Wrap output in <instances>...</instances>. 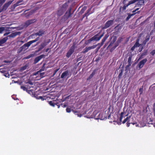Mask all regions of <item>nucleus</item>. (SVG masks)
<instances>
[{
  "label": "nucleus",
  "mask_w": 155,
  "mask_h": 155,
  "mask_svg": "<svg viewBox=\"0 0 155 155\" xmlns=\"http://www.w3.org/2000/svg\"><path fill=\"white\" fill-rule=\"evenodd\" d=\"M47 45V43L46 42H44L41 43L38 49V51H41V49L44 48Z\"/></svg>",
  "instance_id": "obj_23"
},
{
  "label": "nucleus",
  "mask_w": 155,
  "mask_h": 155,
  "mask_svg": "<svg viewBox=\"0 0 155 155\" xmlns=\"http://www.w3.org/2000/svg\"><path fill=\"white\" fill-rule=\"evenodd\" d=\"M92 8H89L87 10V11L85 13V14L83 15L82 20L83 18H85V17H86V19L87 18V16H88L90 14H91V12H90L91 11V10Z\"/></svg>",
  "instance_id": "obj_21"
},
{
  "label": "nucleus",
  "mask_w": 155,
  "mask_h": 155,
  "mask_svg": "<svg viewBox=\"0 0 155 155\" xmlns=\"http://www.w3.org/2000/svg\"><path fill=\"white\" fill-rule=\"evenodd\" d=\"M131 1H134L135 2L134 3L137 2L136 5L138 6L143 5L144 3V0H133Z\"/></svg>",
  "instance_id": "obj_16"
},
{
  "label": "nucleus",
  "mask_w": 155,
  "mask_h": 155,
  "mask_svg": "<svg viewBox=\"0 0 155 155\" xmlns=\"http://www.w3.org/2000/svg\"><path fill=\"white\" fill-rule=\"evenodd\" d=\"M87 7L86 6H84L81 10L80 13L82 14L86 10Z\"/></svg>",
  "instance_id": "obj_34"
},
{
  "label": "nucleus",
  "mask_w": 155,
  "mask_h": 155,
  "mask_svg": "<svg viewBox=\"0 0 155 155\" xmlns=\"http://www.w3.org/2000/svg\"><path fill=\"white\" fill-rule=\"evenodd\" d=\"M114 23L113 20H110L107 21L105 24L103 28V29H106L109 28L110 26L112 25Z\"/></svg>",
  "instance_id": "obj_10"
},
{
  "label": "nucleus",
  "mask_w": 155,
  "mask_h": 155,
  "mask_svg": "<svg viewBox=\"0 0 155 155\" xmlns=\"http://www.w3.org/2000/svg\"><path fill=\"white\" fill-rule=\"evenodd\" d=\"M133 118L132 117L131 118L130 116H129L128 117H127L122 122L123 124L125 123L126 122H127V127H128L130 126V124H132L133 125H134L137 124V123H134L132 121V120H133Z\"/></svg>",
  "instance_id": "obj_3"
},
{
  "label": "nucleus",
  "mask_w": 155,
  "mask_h": 155,
  "mask_svg": "<svg viewBox=\"0 0 155 155\" xmlns=\"http://www.w3.org/2000/svg\"><path fill=\"white\" fill-rule=\"evenodd\" d=\"M31 45V44L29 41L26 43H25L23 46L20 47V48L18 50V53H20L23 50L27 49Z\"/></svg>",
  "instance_id": "obj_5"
},
{
  "label": "nucleus",
  "mask_w": 155,
  "mask_h": 155,
  "mask_svg": "<svg viewBox=\"0 0 155 155\" xmlns=\"http://www.w3.org/2000/svg\"><path fill=\"white\" fill-rule=\"evenodd\" d=\"M26 86H27V87H25L24 86H21V88L24 91H26L28 93L30 94L31 92L33 93V91H34L33 90H28V89L30 88L31 87L30 86L27 85H26Z\"/></svg>",
  "instance_id": "obj_12"
},
{
  "label": "nucleus",
  "mask_w": 155,
  "mask_h": 155,
  "mask_svg": "<svg viewBox=\"0 0 155 155\" xmlns=\"http://www.w3.org/2000/svg\"><path fill=\"white\" fill-rule=\"evenodd\" d=\"M94 46H90L89 47H86L85 49H84L82 53L84 54L86 52H88L89 50L91 49H94Z\"/></svg>",
  "instance_id": "obj_19"
},
{
  "label": "nucleus",
  "mask_w": 155,
  "mask_h": 155,
  "mask_svg": "<svg viewBox=\"0 0 155 155\" xmlns=\"http://www.w3.org/2000/svg\"><path fill=\"white\" fill-rule=\"evenodd\" d=\"M34 56V54H31L25 57V58L26 59H28L30 58H31L33 57Z\"/></svg>",
  "instance_id": "obj_36"
},
{
  "label": "nucleus",
  "mask_w": 155,
  "mask_h": 155,
  "mask_svg": "<svg viewBox=\"0 0 155 155\" xmlns=\"http://www.w3.org/2000/svg\"><path fill=\"white\" fill-rule=\"evenodd\" d=\"M13 0L10 1L6 3H5L3 6L2 8L4 11H6L9 7V6L12 4L13 1Z\"/></svg>",
  "instance_id": "obj_9"
},
{
  "label": "nucleus",
  "mask_w": 155,
  "mask_h": 155,
  "mask_svg": "<svg viewBox=\"0 0 155 155\" xmlns=\"http://www.w3.org/2000/svg\"><path fill=\"white\" fill-rule=\"evenodd\" d=\"M20 42H21L22 43H24V41H20Z\"/></svg>",
  "instance_id": "obj_63"
},
{
  "label": "nucleus",
  "mask_w": 155,
  "mask_h": 155,
  "mask_svg": "<svg viewBox=\"0 0 155 155\" xmlns=\"http://www.w3.org/2000/svg\"><path fill=\"white\" fill-rule=\"evenodd\" d=\"M154 27H155V21H154Z\"/></svg>",
  "instance_id": "obj_64"
},
{
  "label": "nucleus",
  "mask_w": 155,
  "mask_h": 155,
  "mask_svg": "<svg viewBox=\"0 0 155 155\" xmlns=\"http://www.w3.org/2000/svg\"><path fill=\"white\" fill-rule=\"evenodd\" d=\"M49 49H50L49 48H47L45 50V51L47 52Z\"/></svg>",
  "instance_id": "obj_60"
},
{
  "label": "nucleus",
  "mask_w": 155,
  "mask_h": 155,
  "mask_svg": "<svg viewBox=\"0 0 155 155\" xmlns=\"http://www.w3.org/2000/svg\"><path fill=\"white\" fill-rule=\"evenodd\" d=\"M59 69L58 68L55 70L54 71L53 75H54L59 70Z\"/></svg>",
  "instance_id": "obj_50"
},
{
  "label": "nucleus",
  "mask_w": 155,
  "mask_h": 155,
  "mask_svg": "<svg viewBox=\"0 0 155 155\" xmlns=\"http://www.w3.org/2000/svg\"><path fill=\"white\" fill-rule=\"evenodd\" d=\"M135 48V47H134V46L132 47V48H131V50L132 51H133L134 50Z\"/></svg>",
  "instance_id": "obj_57"
},
{
  "label": "nucleus",
  "mask_w": 155,
  "mask_h": 155,
  "mask_svg": "<svg viewBox=\"0 0 155 155\" xmlns=\"http://www.w3.org/2000/svg\"><path fill=\"white\" fill-rule=\"evenodd\" d=\"M109 36V35L107 34L106 35L104 36L103 39L101 41V43H98L97 45H93V46H94V48H95L97 46H99V47H101L103 45L104 42H105L106 40L107 39Z\"/></svg>",
  "instance_id": "obj_7"
},
{
  "label": "nucleus",
  "mask_w": 155,
  "mask_h": 155,
  "mask_svg": "<svg viewBox=\"0 0 155 155\" xmlns=\"http://www.w3.org/2000/svg\"><path fill=\"white\" fill-rule=\"evenodd\" d=\"M3 27L5 28L4 31H9V29L10 28V27Z\"/></svg>",
  "instance_id": "obj_42"
},
{
  "label": "nucleus",
  "mask_w": 155,
  "mask_h": 155,
  "mask_svg": "<svg viewBox=\"0 0 155 155\" xmlns=\"http://www.w3.org/2000/svg\"><path fill=\"white\" fill-rule=\"evenodd\" d=\"M137 11H136V10L135 9V10H133V11H132V12L133 13H135V14H136V13H138V14H139L140 13V11H137V12H136Z\"/></svg>",
  "instance_id": "obj_49"
},
{
  "label": "nucleus",
  "mask_w": 155,
  "mask_h": 155,
  "mask_svg": "<svg viewBox=\"0 0 155 155\" xmlns=\"http://www.w3.org/2000/svg\"><path fill=\"white\" fill-rule=\"evenodd\" d=\"M124 113L123 112H122L121 113V114H120V122H121L122 121V120L123 118V114H124Z\"/></svg>",
  "instance_id": "obj_37"
},
{
  "label": "nucleus",
  "mask_w": 155,
  "mask_h": 155,
  "mask_svg": "<svg viewBox=\"0 0 155 155\" xmlns=\"http://www.w3.org/2000/svg\"><path fill=\"white\" fill-rule=\"evenodd\" d=\"M150 54L152 56H154L155 54V49L151 51L150 52Z\"/></svg>",
  "instance_id": "obj_43"
},
{
  "label": "nucleus",
  "mask_w": 155,
  "mask_h": 155,
  "mask_svg": "<svg viewBox=\"0 0 155 155\" xmlns=\"http://www.w3.org/2000/svg\"><path fill=\"white\" fill-rule=\"evenodd\" d=\"M21 32L20 31L15 32L12 33L10 35H8L7 37L10 38H13L15 37L17 35H19L21 34Z\"/></svg>",
  "instance_id": "obj_15"
},
{
  "label": "nucleus",
  "mask_w": 155,
  "mask_h": 155,
  "mask_svg": "<svg viewBox=\"0 0 155 155\" xmlns=\"http://www.w3.org/2000/svg\"><path fill=\"white\" fill-rule=\"evenodd\" d=\"M119 43H118L117 42L115 43V45L110 50V51L112 52V51L114 49L116 48V47L119 45Z\"/></svg>",
  "instance_id": "obj_33"
},
{
  "label": "nucleus",
  "mask_w": 155,
  "mask_h": 155,
  "mask_svg": "<svg viewBox=\"0 0 155 155\" xmlns=\"http://www.w3.org/2000/svg\"><path fill=\"white\" fill-rule=\"evenodd\" d=\"M69 71L68 70H66L64 71L62 74L61 76V78L63 79L67 77V78H68L70 76L69 75Z\"/></svg>",
  "instance_id": "obj_11"
},
{
  "label": "nucleus",
  "mask_w": 155,
  "mask_h": 155,
  "mask_svg": "<svg viewBox=\"0 0 155 155\" xmlns=\"http://www.w3.org/2000/svg\"><path fill=\"white\" fill-rule=\"evenodd\" d=\"M45 31L42 29L40 30L37 33L35 34V35L36 36L38 35L39 36H42L43 35L45 34Z\"/></svg>",
  "instance_id": "obj_20"
},
{
  "label": "nucleus",
  "mask_w": 155,
  "mask_h": 155,
  "mask_svg": "<svg viewBox=\"0 0 155 155\" xmlns=\"http://www.w3.org/2000/svg\"><path fill=\"white\" fill-rule=\"evenodd\" d=\"M71 8H70L67 11L65 14L64 15V16L66 17L67 18H68L69 17L71 16Z\"/></svg>",
  "instance_id": "obj_18"
},
{
  "label": "nucleus",
  "mask_w": 155,
  "mask_h": 155,
  "mask_svg": "<svg viewBox=\"0 0 155 155\" xmlns=\"http://www.w3.org/2000/svg\"><path fill=\"white\" fill-rule=\"evenodd\" d=\"M39 37H38L35 40L30 41H29V42L30 43V44L31 45L32 43H35V42H36L37 41H38L39 40Z\"/></svg>",
  "instance_id": "obj_28"
},
{
  "label": "nucleus",
  "mask_w": 155,
  "mask_h": 155,
  "mask_svg": "<svg viewBox=\"0 0 155 155\" xmlns=\"http://www.w3.org/2000/svg\"><path fill=\"white\" fill-rule=\"evenodd\" d=\"M45 64L44 63L43 64V66H42V67H41V68L40 70L39 71L37 72V73H38L41 72L42 71H44L45 70Z\"/></svg>",
  "instance_id": "obj_29"
},
{
  "label": "nucleus",
  "mask_w": 155,
  "mask_h": 155,
  "mask_svg": "<svg viewBox=\"0 0 155 155\" xmlns=\"http://www.w3.org/2000/svg\"><path fill=\"white\" fill-rule=\"evenodd\" d=\"M147 54V50L145 51L140 56L138 60H140L143 58V56L146 55Z\"/></svg>",
  "instance_id": "obj_24"
},
{
  "label": "nucleus",
  "mask_w": 155,
  "mask_h": 155,
  "mask_svg": "<svg viewBox=\"0 0 155 155\" xmlns=\"http://www.w3.org/2000/svg\"><path fill=\"white\" fill-rule=\"evenodd\" d=\"M100 32L94 35L92 37L89 39L85 43L86 45H88L92 41H99L101 38L104 36V32H103L100 35H99Z\"/></svg>",
  "instance_id": "obj_1"
},
{
  "label": "nucleus",
  "mask_w": 155,
  "mask_h": 155,
  "mask_svg": "<svg viewBox=\"0 0 155 155\" xmlns=\"http://www.w3.org/2000/svg\"><path fill=\"white\" fill-rule=\"evenodd\" d=\"M153 110L154 114V116L155 117V103H154L153 105Z\"/></svg>",
  "instance_id": "obj_39"
},
{
  "label": "nucleus",
  "mask_w": 155,
  "mask_h": 155,
  "mask_svg": "<svg viewBox=\"0 0 155 155\" xmlns=\"http://www.w3.org/2000/svg\"><path fill=\"white\" fill-rule=\"evenodd\" d=\"M66 112L68 113H70L71 111V109L69 107H67L66 109Z\"/></svg>",
  "instance_id": "obj_47"
},
{
  "label": "nucleus",
  "mask_w": 155,
  "mask_h": 155,
  "mask_svg": "<svg viewBox=\"0 0 155 155\" xmlns=\"http://www.w3.org/2000/svg\"><path fill=\"white\" fill-rule=\"evenodd\" d=\"M49 104L52 107H54L56 104L54 103V102L52 101H48Z\"/></svg>",
  "instance_id": "obj_35"
},
{
  "label": "nucleus",
  "mask_w": 155,
  "mask_h": 155,
  "mask_svg": "<svg viewBox=\"0 0 155 155\" xmlns=\"http://www.w3.org/2000/svg\"><path fill=\"white\" fill-rule=\"evenodd\" d=\"M8 39V37H5L1 39L0 40V46H2V45L6 42Z\"/></svg>",
  "instance_id": "obj_22"
},
{
  "label": "nucleus",
  "mask_w": 155,
  "mask_h": 155,
  "mask_svg": "<svg viewBox=\"0 0 155 155\" xmlns=\"http://www.w3.org/2000/svg\"><path fill=\"white\" fill-rule=\"evenodd\" d=\"M68 7V5L67 3L63 4L61 7L59 8L57 12V15L59 17L63 15L66 11Z\"/></svg>",
  "instance_id": "obj_2"
},
{
  "label": "nucleus",
  "mask_w": 155,
  "mask_h": 155,
  "mask_svg": "<svg viewBox=\"0 0 155 155\" xmlns=\"http://www.w3.org/2000/svg\"><path fill=\"white\" fill-rule=\"evenodd\" d=\"M114 43V42H113V41H111L110 42V44H109V45L108 46L107 48H109L111 46H112Z\"/></svg>",
  "instance_id": "obj_46"
},
{
  "label": "nucleus",
  "mask_w": 155,
  "mask_h": 155,
  "mask_svg": "<svg viewBox=\"0 0 155 155\" xmlns=\"http://www.w3.org/2000/svg\"><path fill=\"white\" fill-rule=\"evenodd\" d=\"M139 39H138L136 40V42L134 45V47L135 48L139 47L141 45V44H140L139 43Z\"/></svg>",
  "instance_id": "obj_25"
},
{
  "label": "nucleus",
  "mask_w": 155,
  "mask_h": 155,
  "mask_svg": "<svg viewBox=\"0 0 155 155\" xmlns=\"http://www.w3.org/2000/svg\"><path fill=\"white\" fill-rule=\"evenodd\" d=\"M132 56H130L128 58V63L129 66H130L131 64Z\"/></svg>",
  "instance_id": "obj_31"
},
{
  "label": "nucleus",
  "mask_w": 155,
  "mask_h": 155,
  "mask_svg": "<svg viewBox=\"0 0 155 155\" xmlns=\"http://www.w3.org/2000/svg\"><path fill=\"white\" fill-rule=\"evenodd\" d=\"M143 47H142L139 50V52H141L142 51V50H143Z\"/></svg>",
  "instance_id": "obj_56"
},
{
  "label": "nucleus",
  "mask_w": 155,
  "mask_h": 155,
  "mask_svg": "<svg viewBox=\"0 0 155 155\" xmlns=\"http://www.w3.org/2000/svg\"><path fill=\"white\" fill-rule=\"evenodd\" d=\"M45 54H43L36 57L34 60V63L35 64L37 63L41 59L45 57Z\"/></svg>",
  "instance_id": "obj_17"
},
{
  "label": "nucleus",
  "mask_w": 155,
  "mask_h": 155,
  "mask_svg": "<svg viewBox=\"0 0 155 155\" xmlns=\"http://www.w3.org/2000/svg\"><path fill=\"white\" fill-rule=\"evenodd\" d=\"M119 72L120 73L118 76V78L119 79H120L122 77L123 72V70L122 69H120V70Z\"/></svg>",
  "instance_id": "obj_27"
},
{
  "label": "nucleus",
  "mask_w": 155,
  "mask_h": 155,
  "mask_svg": "<svg viewBox=\"0 0 155 155\" xmlns=\"http://www.w3.org/2000/svg\"><path fill=\"white\" fill-rule=\"evenodd\" d=\"M112 38H113V39L112 41H113V42H115L117 40V37L115 36H113Z\"/></svg>",
  "instance_id": "obj_41"
},
{
  "label": "nucleus",
  "mask_w": 155,
  "mask_h": 155,
  "mask_svg": "<svg viewBox=\"0 0 155 155\" xmlns=\"http://www.w3.org/2000/svg\"><path fill=\"white\" fill-rule=\"evenodd\" d=\"M23 2V0H19L17 2L14 4L17 7L20 5H22V3L20 4L21 2Z\"/></svg>",
  "instance_id": "obj_30"
},
{
  "label": "nucleus",
  "mask_w": 155,
  "mask_h": 155,
  "mask_svg": "<svg viewBox=\"0 0 155 155\" xmlns=\"http://www.w3.org/2000/svg\"><path fill=\"white\" fill-rule=\"evenodd\" d=\"M150 39V36L147 35L146 36V38L145 40L147 42Z\"/></svg>",
  "instance_id": "obj_48"
},
{
  "label": "nucleus",
  "mask_w": 155,
  "mask_h": 155,
  "mask_svg": "<svg viewBox=\"0 0 155 155\" xmlns=\"http://www.w3.org/2000/svg\"><path fill=\"white\" fill-rule=\"evenodd\" d=\"M121 38H119L117 41V42L119 43H120L121 42Z\"/></svg>",
  "instance_id": "obj_52"
},
{
  "label": "nucleus",
  "mask_w": 155,
  "mask_h": 155,
  "mask_svg": "<svg viewBox=\"0 0 155 155\" xmlns=\"http://www.w3.org/2000/svg\"><path fill=\"white\" fill-rule=\"evenodd\" d=\"M127 15H128V16L127 17V18L126 19V21H128L132 16H134V15H135V13H132V14H130L129 13L127 14Z\"/></svg>",
  "instance_id": "obj_26"
},
{
  "label": "nucleus",
  "mask_w": 155,
  "mask_h": 155,
  "mask_svg": "<svg viewBox=\"0 0 155 155\" xmlns=\"http://www.w3.org/2000/svg\"><path fill=\"white\" fill-rule=\"evenodd\" d=\"M143 88H140L139 89V92H140V94H142V93L143 92Z\"/></svg>",
  "instance_id": "obj_53"
},
{
  "label": "nucleus",
  "mask_w": 155,
  "mask_h": 155,
  "mask_svg": "<svg viewBox=\"0 0 155 155\" xmlns=\"http://www.w3.org/2000/svg\"><path fill=\"white\" fill-rule=\"evenodd\" d=\"M3 11H4L3 9L2 8H0V13Z\"/></svg>",
  "instance_id": "obj_58"
},
{
  "label": "nucleus",
  "mask_w": 155,
  "mask_h": 155,
  "mask_svg": "<svg viewBox=\"0 0 155 155\" xmlns=\"http://www.w3.org/2000/svg\"><path fill=\"white\" fill-rule=\"evenodd\" d=\"M36 20L35 19L28 20L26 21L23 24L24 27L26 28L28 26L31 25L36 21Z\"/></svg>",
  "instance_id": "obj_8"
},
{
  "label": "nucleus",
  "mask_w": 155,
  "mask_h": 155,
  "mask_svg": "<svg viewBox=\"0 0 155 155\" xmlns=\"http://www.w3.org/2000/svg\"><path fill=\"white\" fill-rule=\"evenodd\" d=\"M110 115L109 113H101L98 115V117L96 118L97 119H100L101 120H104L109 119Z\"/></svg>",
  "instance_id": "obj_4"
},
{
  "label": "nucleus",
  "mask_w": 155,
  "mask_h": 155,
  "mask_svg": "<svg viewBox=\"0 0 155 155\" xmlns=\"http://www.w3.org/2000/svg\"><path fill=\"white\" fill-rule=\"evenodd\" d=\"M101 47H98L96 49V51L97 52Z\"/></svg>",
  "instance_id": "obj_61"
},
{
  "label": "nucleus",
  "mask_w": 155,
  "mask_h": 155,
  "mask_svg": "<svg viewBox=\"0 0 155 155\" xmlns=\"http://www.w3.org/2000/svg\"><path fill=\"white\" fill-rule=\"evenodd\" d=\"M5 28L3 27H0V34H2L4 31Z\"/></svg>",
  "instance_id": "obj_40"
},
{
  "label": "nucleus",
  "mask_w": 155,
  "mask_h": 155,
  "mask_svg": "<svg viewBox=\"0 0 155 155\" xmlns=\"http://www.w3.org/2000/svg\"><path fill=\"white\" fill-rule=\"evenodd\" d=\"M134 1H130L127 4H125L123 7H120V12L121 11L122 9V11H124L126 9V8L129 5L134 4Z\"/></svg>",
  "instance_id": "obj_13"
},
{
  "label": "nucleus",
  "mask_w": 155,
  "mask_h": 155,
  "mask_svg": "<svg viewBox=\"0 0 155 155\" xmlns=\"http://www.w3.org/2000/svg\"><path fill=\"white\" fill-rule=\"evenodd\" d=\"M75 45L73 44V45L71 46L70 48L68 51V52L66 54V56L68 58H69L71 55L74 52L75 48Z\"/></svg>",
  "instance_id": "obj_6"
},
{
  "label": "nucleus",
  "mask_w": 155,
  "mask_h": 155,
  "mask_svg": "<svg viewBox=\"0 0 155 155\" xmlns=\"http://www.w3.org/2000/svg\"><path fill=\"white\" fill-rule=\"evenodd\" d=\"M36 98L38 99H41L42 101H43L44 100V99L43 98V97L41 96H39L38 97H37Z\"/></svg>",
  "instance_id": "obj_51"
},
{
  "label": "nucleus",
  "mask_w": 155,
  "mask_h": 155,
  "mask_svg": "<svg viewBox=\"0 0 155 155\" xmlns=\"http://www.w3.org/2000/svg\"><path fill=\"white\" fill-rule=\"evenodd\" d=\"M5 0H0V7L5 2Z\"/></svg>",
  "instance_id": "obj_44"
},
{
  "label": "nucleus",
  "mask_w": 155,
  "mask_h": 155,
  "mask_svg": "<svg viewBox=\"0 0 155 155\" xmlns=\"http://www.w3.org/2000/svg\"><path fill=\"white\" fill-rule=\"evenodd\" d=\"M37 73L38 74L40 73L39 74H40V76L41 77V78H42L44 77V75L45 74V73L44 72L41 73H40V72Z\"/></svg>",
  "instance_id": "obj_45"
},
{
  "label": "nucleus",
  "mask_w": 155,
  "mask_h": 155,
  "mask_svg": "<svg viewBox=\"0 0 155 155\" xmlns=\"http://www.w3.org/2000/svg\"><path fill=\"white\" fill-rule=\"evenodd\" d=\"M147 61V58H145L142 60L141 61L138 63V67L140 69L142 68L144 64Z\"/></svg>",
  "instance_id": "obj_14"
},
{
  "label": "nucleus",
  "mask_w": 155,
  "mask_h": 155,
  "mask_svg": "<svg viewBox=\"0 0 155 155\" xmlns=\"http://www.w3.org/2000/svg\"><path fill=\"white\" fill-rule=\"evenodd\" d=\"M95 71H93L92 73L90 75L89 77L87 79V80L90 79L91 78H92L93 77V76L95 74Z\"/></svg>",
  "instance_id": "obj_32"
},
{
  "label": "nucleus",
  "mask_w": 155,
  "mask_h": 155,
  "mask_svg": "<svg viewBox=\"0 0 155 155\" xmlns=\"http://www.w3.org/2000/svg\"><path fill=\"white\" fill-rule=\"evenodd\" d=\"M72 111L74 113H78V111H75L74 110H72Z\"/></svg>",
  "instance_id": "obj_59"
},
{
  "label": "nucleus",
  "mask_w": 155,
  "mask_h": 155,
  "mask_svg": "<svg viewBox=\"0 0 155 155\" xmlns=\"http://www.w3.org/2000/svg\"><path fill=\"white\" fill-rule=\"evenodd\" d=\"M10 32H8L6 33H5V34H4L3 35H4V36H6V35H8L9 34H10Z\"/></svg>",
  "instance_id": "obj_54"
},
{
  "label": "nucleus",
  "mask_w": 155,
  "mask_h": 155,
  "mask_svg": "<svg viewBox=\"0 0 155 155\" xmlns=\"http://www.w3.org/2000/svg\"><path fill=\"white\" fill-rule=\"evenodd\" d=\"M16 7V6L15 5V4L13 5H12L11 6V11H14Z\"/></svg>",
  "instance_id": "obj_38"
},
{
  "label": "nucleus",
  "mask_w": 155,
  "mask_h": 155,
  "mask_svg": "<svg viewBox=\"0 0 155 155\" xmlns=\"http://www.w3.org/2000/svg\"><path fill=\"white\" fill-rule=\"evenodd\" d=\"M67 106L66 104H64L62 106V107H65Z\"/></svg>",
  "instance_id": "obj_62"
},
{
  "label": "nucleus",
  "mask_w": 155,
  "mask_h": 155,
  "mask_svg": "<svg viewBox=\"0 0 155 155\" xmlns=\"http://www.w3.org/2000/svg\"><path fill=\"white\" fill-rule=\"evenodd\" d=\"M147 42L145 40H144L143 42V44L144 45H145L146 44Z\"/></svg>",
  "instance_id": "obj_55"
}]
</instances>
